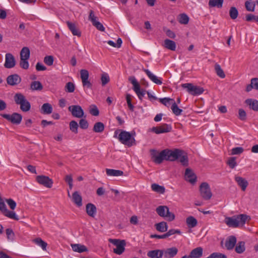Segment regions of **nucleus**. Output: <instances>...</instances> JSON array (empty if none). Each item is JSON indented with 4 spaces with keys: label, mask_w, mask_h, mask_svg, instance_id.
I'll return each instance as SVG.
<instances>
[{
    "label": "nucleus",
    "mask_w": 258,
    "mask_h": 258,
    "mask_svg": "<svg viewBox=\"0 0 258 258\" xmlns=\"http://www.w3.org/2000/svg\"><path fill=\"white\" fill-rule=\"evenodd\" d=\"M179 159L180 162L183 166H187L188 164L187 154L179 149H175L173 151L170 150H162V160H166L174 161Z\"/></svg>",
    "instance_id": "1"
},
{
    "label": "nucleus",
    "mask_w": 258,
    "mask_h": 258,
    "mask_svg": "<svg viewBox=\"0 0 258 258\" xmlns=\"http://www.w3.org/2000/svg\"><path fill=\"white\" fill-rule=\"evenodd\" d=\"M108 241L110 243L116 246V248L113 249V252L120 255L125 250V246L126 244L124 240H119L117 239H109Z\"/></svg>",
    "instance_id": "4"
},
{
    "label": "nucleus",
    "mask_w": 258,
    "mask_h": 258,
    "mask_svg": "<svg viewBox=\"0 0 258 258\" xmlns=\"http://www.w3.org/2000/svg\"><path fill=\"white\" fill-rule=\"evenodd\" d=\"M227 164L231 168H234L237 165V163L236 162V158H230L227 161Z\"/></svg>",
    "instance_id": "53"
},
{
    "label": "nucleus",
    "mask_w": 258,
    "mask_h": 258,
    "mask_svg": "<svg viewBox=\"0 0 258 258\" xmlns=\"http://www.w3.org/2000/svg\"><path fill=\"white\" fill-rule=\"evenodd\" d=\"M243 149L242 147H235L231 150L232 155H239L243 152Z\"/></svg>",
    "instance_id": "56"
},
{
    "label": "nucleus",
    "mask_w": 258,
    "mask_h": 258,
    "mask_svg": "<svg viewBox=\"0 0 258 258\" xmlns=\"http://www.w3.org/2000/svg\"><path fill=\"white\" fill-rule=\"evenodd\" d=\"M3 213L7 217L15 219V220H18V218L16 216L15 213L13 211H10L8 210L7 209H6L5 211L3 212Z\"/></svg>",
    "instance_id": "43"
},
{
    "label": "nucleus",
    "mask_w": 258,
    "mask_h": 258,
    "mask_svg": "<svg viewBox=\"0 0 258 258\" xmlns=\"http://www.w3.org/2000/svg\"><path fill=\"white\" fill-rule=\"evenodd\" d=\"M86 213L87 214L92 217H94L97 212L96 207L95 206L91 203L87 204L86 207Z\"/></svg>",
    "instance_id": "19"
},
{
    "label": "nucleus",
    "mask_w": 258,
    "mask_h": 258,
    "mask_svg": "<svg viewBox=\"0 0 258 258\" xmlns=\"http://www.w3.org/2000/svg\"><path fill=\"white\" fill-rule=\"evenodd\" d=\"M174 234H180L181 232L178 229H170L166 233L162 234V239H166Z\"/></svg>",
    "instance_id": "37"
},
{
    "label": "nucleus",
    "mask_w": 258,
    "mask_h": 258,
    "mask_svg": "<svg viewBox=\"0 0 258 258\" xmlns=\"http://www.w3.org/2000/svg\"><path fill=\"white\" fill-rule=\"evenodd\" d=\"M236 238L234 236H229L225 241V247L228 250L232 249L236 243Z\"/></svg>",
    "instance_id": "17"
},
{
    "label": "nucleus",
    "mask_w": 258,
    "mask_h": 258,
    "mask_svg": "<svg viewBox=\"0 0 258 258\" xmlns=\"http://www.w3.org/2000/svg\"><path fill=\"white\" fill-rule=\"evenodd\" d=\"M30 88L33 91H40L43 89V86L39 81H33L31 84Z\"/></svg>",
    "instance_id": "39"
},
{
    "label": "nucleus",
    "mask_w": 258,
    "mask_h": 258,
    "mask_svg": "<svg viewBox=\"0 0 258 258\" xmlns=\"http://www.w3.org/2000/svg\"><path fill=\"white\" fill-rule=\"evenodd\" d=\"M52 110L51 105L48 103L43 104L41 108V112L44 114H49L52 112Z\"/></svg>",
    "instance_id": "26"
},
{
    "label": "nucleus",
    "mask_w": 258,
    "mask_h": 258,
    "mask_svg": "<svg viewBox=\"0 0 258 258\" xmlns=\"http://www.w3.org/2000/svg\"><path fill=\"white\" fill-rule=\"evenodd\" d=\"M106 172L108 176H119L123 175V172L119 170L106 169Z\"/></svg>",
    "instance_id": "27"
},
{
    "label": "nucleus",
    "mask_w": 258,
    "mask_h": 258,
    "mask_svg": "<svg viewBox=\"0 0 258 258\" xmlns=\"http://www.w3.org/2000/svg\"><path fill=\"white\" fill-rule=\"evenodd\" d=\"M171 109L173 113L176 116L180 115L183 112V110L178 107L176 102L173 104Z\"/></svg>",
    "instance_id": "41"
},
{
    "label": "nucleus",
    "mask_w": 258,
    "mask_h": 258,
    "mask_svg": "<svg viewBox=\"0 0 258 258\" xmlns=\"http://www.w3.org/2000/svg\"><path fill=\"white\" fill-rule=\"evenodd\" d=\"M147 256L150 258H161V250H150L147 253Z\"/></svg>",
    "instance_id": "31"
},
{
    "label": "nucleus",
    "mask_w": 258,
    "mask_h": 258,
    "mask_svg": "<svg viewBox=\"0 0 258 258\" xmlns=\"http://www.w3.org/2000/svg\"><path fill=\"white\" fill-rule=\"evenodd\" d=\"M245 6L247 11L253 12L255 9V4L251 1H247L245 3Z\"/></svg>",
    "instance_id": "42"
},
{
    "label": "nucleus",
    "mask_w": 258,
    "mask_h": 258,
    "mask_svg": "<svg viewBox=\"0 0 258 258\" xmlns=\"http://www.w3.org/2000/svg\"><path fill=\"white\" fill-rule=\"evenodd\" d=\"M126 102H127V105H128L129 109L131 111H133L134 109V106H133V105L132 104V102H131V95L130 94H127L126 95Z\"/></svg>",
    "instance_id": "57"
},
{
    "label": "nucleus",
    "mask_w": 258,
    "mask_h": 258,
    "mask_svg": "<svg viewBox=\"0 0 258 258\" xmlns=\"http://www.w3.org/2000/svg\"><path fill=\"white\" fill-rule=\"evenodd\" d=\"M178 20L181 24L186 25L189 22V17L184 13L181 14L178 16Z\"/></svg>",
    "instance_id": "38"
},
{
    "label": "nucleus",
    "mask_w": 258,
    "mask_h": 258,
    "mask_svg": "<svg viewBox=\"0 0 258 258\" xmlns=\"http://www.w3.org/2000/svg\"><path fill=\"white\" fill-rule=\"evenodd\" d=\"M215 70L217 75L221 78H224L225 75L219 64H216L215 66Z\"/></svg>",
    "instance_id": "44"
},
{
    "label": "nucleus",
    "mask_w": 258,
    "mask_h": 258,
    "mask_svg": "<svg viewBox=\"0 0 258 258\" xmlns=\"http://www.w3.org/2000/svg\"><path fill=\"white\" fill-rule=\"evenodd\" d=\"M203 249L201 247H198L192 249L190 252V256L192 258H200L203 256Z\"/></svg>",
    "instance_id": "21"
},
{
    "label": "nucleus",
    "mask_w": 258,
    "mask_h": 258,
    "mask_svg": "<svg viewBox=\"0 0 258 258\" xmlns=\"http://www.w3.org/2000/svg\"><path fill=\"white\" fill-rule=\"evenodd\" d=\"M105 126L101 122H96L93 126V131L95 133H100L104 130Z\"/></svg>",
    "instance_id": "32"
},
{
    "label": "nucleus",
    "mask_w": 258,
    "mask_h": 258,
    "mask_svg": "<svg viewBox=\"0 0 258 258\" xmlns=\"http://www.w3.org/2000/svg\"><path fill=\"white\" fill-rule=\"evenodd\" d=\"M181 86L186 89L187 92L192 95H199L204 92V89L202 88L194 86L191 83L182 84Z\"/></svg>",
    "instance_id": "5"
},
{
    "label": "nucleus",
    "mask_w": 258,
    "mask_h": 258,
    "mask_svg": "<svg viewBox=\"0 0 258 258\" xmlns=\"http://www.w3.org/2000/svg\"><path fill=\"white\" fill-rule=\"evenodd\" d=\"M33 242L40 246L43 250H46L47 244L41 238L38 237L33 240Z\"/></svg>",
    "instance_id": "34"
},
{
    "label": "nucleus",
    "mask_w": 258,
    "mask_h": 258,
    "mask_svg": "<svg viewBox=\"0 0 258 258\" xmlns=\"http://www.w3.org/2000/svg\"><path fill=\"white\" fill-rule=\"evenodd\" d=\"M172 129L170 124L162 123V133H168Z\"/></svg>",
    "instance_id": "55"
},
{
    "label": "nucleus",
    "mask_w": 258,
    "mask_h": 258,
    "mask_svg": "<svg viewBox=\"0 0 258 258\" xmlns=\"http://www.w3.org/2000/svg\"><path fill=\"white\" fill-rule=\"evenodd\" d=\"M211 258H227V256L220 252H214L211 254Z\"/></svg>",
    "instance_id": "64"
},
{
    "label": "nucleus",
    "mask_w": 258,
    "mask_h": 258,
    "mask_svg": "<svg viewBox=\"0 0 258 258\" xmlns=\"http://www.w3.org/2000/svg\"><path fill=\"white\" fill-rule=\"evenodd\" d=\"M245 103L253 110L258 111V101L253 99H247Z\"/></svg>",
    "instance_id": "24"
},
{
    "label": "nucleus",
    "mask_w": 258,
    "mask_h": 258,
    "mask_svg": "<svg viewBox=\"0 0 258 258\" xmlns=\"http://www.w3.org/2000/svg\"><path fill=\"white\" fill-rule=\"evenodd\" d=\"M6 201L12 210H14L15 209L16 207V203L13 199H6Z\"/></svg>",
    "instance_id": "61"
},
{
    "label": "nucleus",
    "mask_w": 258,
    "mask_h": 258,
    "mask_svg": "<svg viewBox=\"0 0 258 258\" xmlns=\"http://www.w3.org/2000/svg\"><path fill=\"white\" fill-rule=\"evenodd\" d=\"M67 25L69 27L70 30L71 31L72 34L74 35H76L77 36H81V32L78 29L77 27L76 26L75 24L74 23H72L70 22H67Z\"/></svg>",
    "instance_id": "25"
},
{
    "label": "nucleus",
    "mask_w": 258,
    "mask_h": 258,
    "mask_svg": "<svg viewBox=\"0 0 258 258\" xmlns=\"http://www.w3.org/2000/svg\"><path fill=\"white\" fill-rule=\"evenodd\" d=\"M118 131H120V130H117L115 132L114 134L115 136L117 135ZM134 135H135V132L130 133L128 132L121 130L118 139L123 145L128 147H131L136 144V141L133 137Z\"/></svg>",
    "instance_id": "2"
},
{
    "label": "nucleus",
    "mask_w": 258,
    "mask_h": 258,
    "mask_svg": "<svg viewBox=\"0 0 258 258\" xmlns=\"http://www.w3.org/2000/svg\"><path fill=\"white\" fill-rule=\"evenodd\" d=\"M16 65V60L12 54L8 53L6 54L4 66L6 68L11 69Z\"/></svg>",
    "instance_id": "11"
},
{
    "label": "nucleus",
    "mask_w": 258,
    "mask_h": 258,
    "mask_svg": "<svg viewBox=\"0 0 258 258\" xmlns=\"http://www.w3.org/2000/svg\"><path fill=\"white\" fill-rule=\"evenodd\" d=\"M178 249L175 247L168 248L164 251L162 250V255L166 258H172L176 255Z\"/></svg>",
    "instance_id": "16"
},
{
    "label": "nucleus",
    "mask_w": 258,
    "mask_h": 258,
    "mask_svg": "<svg viewBox=\"0 0 258 258\" xmlns=\"http://www.w3.org/2000/svg\"><path fill=\"white\" fill-rule=\"evenodd\" d=\"M36 181L40 184L47 187L51 188L53 184V181L49 177L44 175H38L36 177Z\"/></svg>",
    "instance_id": "10"
},
{
    "label": "nucleus",
    "mask_w": 258,
    "mask_h": 258,
    "mask_svg": "<svg viewBox=\"0 0 258 258\" xmlns=\"http://www.w3.org/2000/svg\"><path fill=\"white\" fill-rule=\"evenodd\" d=\"M235 250L237 253H243L245 250V242L243 241L238 242L235 247Z\"/></svg>",
    "instance_id": "40"
},
{
    "label": "nucleus",
    "mask_w": 258,
    "mask_h": 258,
    "mask_svg": "<svg viewBox=\"0 0 258 258\" xmlns=\"http://www.w3.org/2000/svg\"><path fill=\"white\" fill-rule=\"evenodd\" d=\"M98 30L101 31H104L105 28L103 25L97 20L92 24Z\"/></svg>",
    "instance_id": "58"
},
{
    "label": "nucleus",
    "mask_w": 258,
    "mask_h": 258,
    "mask_svg": "<svg viewBox=\"0 0 258 258\" xmlns=\"http://www.w3.org/2000/svg\"><path fill=\"white\" fill-rule=\"evenodd\" d=\"M88 20L90 21L92 24L97 20V17L95 16L92 10H90L89 12Z\"/></svg>",
    "instance_id": "60"
},
{
    "label": "nucleus",
    "mask_w": 258,
    "mask_h": 258,
    "mask_svg": "<svg viewBox=\"0 0 258 258\" xmlns=\"http://www.w3.org/2000/svg\"><path fill=\"white\" fill-rule=\"evenodd\" d=\"M75 85L72 82H68L66 85L67 91L69 93H73L75 91Z\"/></svg>",
    "instance_id": "54"
},
{
    "label": "nucleus",
    "mask_w": 258,
    "mask_h": 258,
    "mask_svg": "<svg viewBox=\"0 0 258 258\" xmlns=\"http://www.w3.org/2000/svg\"><path fill=\"white\" fill-rule=\"evenodd\" d=\"M53 57L51 55L46 56L44 58V63L49 66H52L53 64Z\"/></svg>",
    "instance_id": "50"
},
{
    "label": "nucleus",
    "mask_w": 258,
    "mask_h": 258,
    "mask_svg": "<svg viewBox=\"0 0 258 258\" xmlns=\"http://www.w3.org/2000/svg\"><path fill=\"white\" fill-rule=\"evenodd\" d=\"M225 223L229 227H237L239 226L237 217H227L225 219Z\"/></svg>",
    "instance_id": "22"
},
{
    "label": "nucleus",
    "mask_w": 258,
    "mask_h": 258,
    "mask_svg": "<svg viewBox=\"0 0 258 258\" xmlns=\"http://www.w3.org/2000/svg\"><path fill=\"white\" fill-rule=\"evenodd\" d=\"M246 21L248 22L250 21H255L257 22H258V16L254 15L251 14H248L245 17Z\"/></svg>",
    "instance_id": "52"
},
{
    "label": "nucleus",
    "mask_w": 258,
    "mask_h": 258,
    "mask_svg": "<svg viewBox=\"0 0 258 258\" xmlns=\"http://www.w3.org/2000/svg\"><path fill=\"white\" fill-rule=\"evenodd\" d=\"M150 151L152 160L156 164L161 163V152L155 149H151Z\"/></svg>",
    "instance_id": "15"
},
{
    "label": "nucleus",
    "mask_w": 258,
    "mask_h": 258,
    "mask_svg": "<svg viewBox=\"0 0 258 258\" xmlns=\"http://www.w3.org/2000/svg\"><path fill=\"white\" fill-rule=\"evenodd\" d=\"M175 102L173 99L165 97L162 98V104L168 108H171L173 104Z\"/></svg>",
    "instance_id": "36"
},
{
    "label": "nucleus",
    "mask_w": 258,
    "mask_h": 258,
    "mask_svg": "<svg viewBox=\"0 0 258 258\" xmlns=\"http://www.w3.org/2000/svg\"><path fill=\"white\" fill-rule=\"evenodd\" d=\"M80 73L83 87L84 88H91L92 87V84L89 80V72L87 70L82 69L80 70Z\"/></svg>",
    "instance_id": "8"
},
{
    "label": "nucleus",
    "mask_w": 258,
    "mask_h": 258,
    "mask_svg": "<svg viewBox=\"0 0 258 258\" xmlns=\"http://www.w3.org/2000/svg\"><path fill=\"white\" fill-rule=\"evenodd\" d=\"M101 82L103 86L105 85L109 81V77L106 74H103L101 76Z\"/></svg>",
    "instance_id": "62"
},
{
    "label": "nucleus",
    "mask_w": 258,
    "mask_h": 258,
    "mask_svg": "<svg viewBox=\"0 0 258 258\" xmlns=\"http://www.w3.org/2000/svg\"><path fill=\"white\" fill-rule=\"evenodd\" d=\"M20 66L23 69H28L29 66L28 59H25L24 58H20Z\"/></svg>",
    "instance_id": "51"
},
{
    "label": "nucleus",
    "mask_w": 258,
    "mask_h": 258,
    "mask_svg": "<svg viewBox=\"0 0 258 258\" xmlns=\"http://www.w3.org/2000/svg\"><path fill=\"white\" fill-rule=\"evenodd\" d=\"M224 0H209V6L210 7H217L221 8L223 6Z\"/></svg>",
    "instance_id": "33"
},
{
    "label": "nucleus",
    "mask_w": 258,
    "mask_h": 258,
    "mask_svg": "<svg viewBox=\"0 0 258 258\" xmlns=\"http://www.w3.org/2000/svg\"><path fill=\"white\" fill-rule=\"evenodd\" d=\"M184 177L186 181L191 184H194L197 180V176L192 170L189 168H186L185 171Z\"/></svg>",
    "instance_id": "13"
},
{
    "label": "nucleus",
    "mask_w": 258,
    "mask_h": 258,
    "mask_svg": "<svg viewBox=\"0 0 258 258\" xmlns=\"http://www.w3.org/2000/svg\"><path fill=\"white\" fill-rule=\"evenodd\" d=\"M200 190L201 196L204 199L208 200L212 197V194L207 183H202L200 185Z\"/></svg>",
    "instance_id": "6"
},
{
    "label": "nucleus",
    "mask_w": 258,
    "mask_h": 258,
    "mask_svg": "<svg viewBox=\"0 0 258 258\" xmlns=\"http://www.w3.org/2000/svg\"><path fill=\"white\" fill-rule=\"evenodd\" d=\"M78 124L76 121L72 120L70 122V128L72 132L77 134L78 133Z\"/></svg>",
    "instance_id": "46"
},
{
    "label": "nucleus",
    "mask_w": 258,
    "mask_h": 258,
    "mask_svg": "<svg viewBox=\"0 0 258 258\" xmlns=\"http://www.w3.org/2000/svg\"><path fill=\"white\" fill-rule=\"evenodd\" d=\"M186 223L189 228H192L197 225L198 221L195 217L189 216L186 218Z\"/></svg>",
    "instance_id": "30"
},
{
    "label": "nucleus",
    "mask_w": 258,
    "mask_h": 258,
    "mask_svg": "<svg viewBox=\"0 0 258 258\" xmlns=\"http://www.w3.org/2000/svg\"><path fill=\"white\" fill-rule=\"evenodd\" d=\"M72 201L78 207L82 205V198L78 191H75L73 194Z\"/></svg>",
    "instance_id": "23"
},
{
    "label": "nucleus",
    "mask_w": 258,
    "mask_h": 258,
    "mask_svg": "<svg viewBox=\"0 0 258 258\" xmlns=\"http://www.w3.org/2000/svg\"><path fill=\"white\" fill-rule=\"evenodd\" d=\"M2 116L11 122L13 124H19L21 123L22 119V116L18 113H13L12 114H3Z\"/></svg>",
    "instance_id": "7"
},
{
    "label": "nucleus",
    "mask_w": 258,
    "mask_h": 258,
    "mask_svg": "<svg viewBox=\"0 0 258 258\" xmlns=\"http://www.w3.org/2000/svg\"><path fill=\"white\" fill-rule=\"evenodd\" d=\"M64 180L69 184L70 189H72L73 186L72 175L71 174L66 175Z\"/></svg>",
    "instance_id": "48"
},
{
    "label": "nucleus",
    "mask_w": 258,
    "mask_h": 258,
    "mask_svg": "<svg viewBox=\"0 0 258 258\" xmlns=\"http://www.w3.org/2000/svg\"><path fill=\"white\" fill-rule=\"evenodd\" d=\"M79 124L82 129H87L89 126L88 121L85 119H81L79 121Z\"/></svg>",
    "instance_id": "59"
},
{
    "label": "nucleus",
    "mask_w": 258,
    "mask_h": 258,
    "mask_svg": "<svg viewBox=\"0 0 258 258\" xmlns=\"http://www.w3.org/2000/svg\"><path fill=\"white\" fill-rule=\"evenodd\" d=\"M68 109L71 112L72 115L75 117L81 118L84 116V111L79 105L70 106L69 107Z\"/></svg>",
    "instance_id": "9"
},
{
    "label": "nucleus",
    "mask_w": 258,
    "mask_h": 258,
    "mask_svg": "<svg viewBox=\"0 0 258 258\" xmlns=\"http://www.w3.org/2000/svg\"><path fill=\"white\" fill-rule=\"evenodd\" d=\"M71 246L74 251L79 253L88 251V250L87 247L86 246L81 244H71Z\"/></svg>",
    "instance_id": "20"
},
{
    "label": "nucleus",
    "mask_w": 258,
    "mask_h": 258,
    "mask_svg": "<svg viewBox=\"0 0 258 258\" xmlns=\"http://www.w3.org/2000/svg\"><path fill=\"white\" fill-rule=\"evenodd\" d=\"M14 99L15 103L20 105V108L22 111L27 112L30 110L31 104L23 94L21 93L15 94Z\"/></svg>",
    "instance_id": "3"
},
{
    "label": "nucleus",
    "mask_w": 258,
    "mask_h": 258,
    "mask_svg": "<svg viewBox=\"0 0 258 258\" xmlns=\"http://www.w3.org/2000/svg\"><path fill=\"white\" fill-rule=\"evenodd\" d=\"M21 81V77L17 74L11 75L7 79V83L11 86H16Z\"/></svg>",
    "instance_id": "14"
},
{
    "label": "nucleus",
    "mask_w": 258,
    "mask_h": 258,
    "mask_svg": "<svg viewBox=\"0 0 258 258\" xmlns=\"http://www.w3.org/2000/svg\"><path fill=\"white\" fill-rule=\"evenodd\" d=\"M90 113L94 116H98L99 114V111L97 107L94 105L90 109Z\"/></svg>",
    "instance_id": "63"
},
{
    "label": "nucleus",
    "mask_w": 258,
    "mask_h": 258,
    "mask_svg": "<svg viewBox=\"0 0 258 258\" xmlns=\"http://www.w3.org/2000/svg\"><path fill=\"white\" fill-rule=\"evenodd\" d=\"M238 15L237 9L234 7H231L229 10V15L232 19H235L237 18Z\"/></svg>",
    "instance_id": "45"
},
{
    "label": "nucleus",
    "mask_w": 258,
    "mask_h": 258,
    "mask_svg": "<svg viewBox=\"0 0 258 258\" xmlns=\"http://www.w3.org/2000/svg\"><path fill=\"white\" fill-rule=\"evenodd\" d=\"M235 180L238 185L241 188V189L245 191L248 184L247 181L244 178L237 176H235Z\"/></svg>",
    "instance_id": "18"
},
{
    "label": "nucleus",
    "mask_w": 258,
    "mask_h": 258,
    "mask_svg": "<svg viewBox=\"0 0 258 258\" xmlns=\"http://www.w3.org/2000/svg\"><path fill=\"white\" fill-rule=\"evenodd\" d=\"M143 71L146 73L148 77L155 83L157 84H161V81L158 78L153 74L149 70L144 69Z\"/></svg>",
    "instance_id": "29"
},
{
    "label": "nucleus",
    "mask_w": 258,
    "mask_h": 258,
    "mask_svg": "<svg viewBox=\"0 0 258 258\" xmlns=\"http://www.w3.org/2000/svg\"><path fill=\"white\" fill-rule=\"evenodd\" d=\"M164 46L168 49L172 51H175L176 45L174 41L166 39L164 40Z\"/></svg>",
    "instance_id": "28"
},
{
    "label": "nucleus",
    "mask_w": 258,
    "mask_h": 258,
    "mask_svg": "<svg viewBox=\"0 0 258 258\" xmlns=\"http://www.w3.org/2000/svg\"><path fill=\"white\" fill-rule=\"evenodd\" d=\"M236 217L238 221V224L239 225L240 224H244L248 216L246 215L240 214L238 215Z\"/></svg>",
    "instance_id": "49"
},
{
    "label": "nucleus",
    "mask_w": 258,
    "mask_h": 258,
    "mask_svg": "<svg viewBox=\"0 0 258 258\" xmlns=\"http://www.w3.org/2000/svg\"><path fill=\"white\" fill-rule=\"evenodd\" d=\"M7 237L8 240L13 241L15 238V233L13 230L11 228H8L6 230Z\"/></svg>",
    "instance_id": "47"
},
{
    "label": "nucleus",
    "mask_w": 258,
    "mask_h": 258,
    "mask_svg": "<svg viewBox=\"0 0 258 258\" xmlns=\"http://www.w3.org/2000/svg\"><path fill=\"white\" fill-rule=\"evenodd\" d=\"M30 57V50L28 47H23L20 52V58L28 59Z\"/></svg>",
    "instance_id": "35"
},
{
    "label": "nucleus",
    "mask_w": 258,
    "mask_h": 258,
    "mask_svg": "<svg viewBox=\"0 0 258 258\" xmlns=\"http://www.w3.org/2000/svg\"><path fill=\"white\" fill-rule=\"evenodd\" d=\"M162 217L168 222H171L175 219V215L169 211L166 206H162Z\"/></svg>",
    "instance_id": "12"
}]
</instances>
